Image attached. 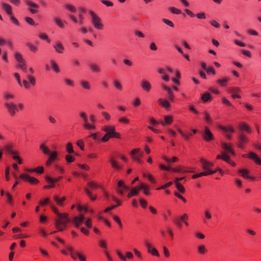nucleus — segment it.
<instances>
[{"label":"nucleus","mask_w":261,"mask_h":261,"mask_svg":"<svg viewBox=\"0 0 261 261\" xmlns=\"http://www.w3.org/2000/svg\"><path fill=\"white\" fill-rule=\"evenodd\" d=\"M19 177L22 179L25 180L29 181L30 184L32 185H37L39 182L38 179H37L35 177L30 176L28 174L22 173L20 175Z\"/></svg>","instance_id":"obj_13"},{"label":"nucleus","mask_w":261,"mask_h":261,"mask_svg":"<svg viewBox=\"0 0 261 261\" xmlns=\"http://www.w3.org/2000/svg\"><path fill=\"white\" fill-rule=\"evenodd\" d=\"M221 146L222 149L226 152L225 153H230L233 155H234L235 153L231 144L223 142Z\"/></svg>","instance_id":"obj_22"},{"label":"nucleus","mask_w":261,"mask_h":261,"mask_svg":"<svg viewBox=\"0 0 261 261\" xmlns=\"http://www.w3.org/2000/svg\"><path fill=\"white\" fill-rule=\"evenodd\" d=\"M118 122L121 124H128L129 123L130 120L126 117H122L118 119Z\"/></svg>","instance_id":"obj_58"},{"label":"nucleus","mask_w":261,"mask_h":261,"mask_svg":"<svg viewBox=\"0 0 261 261\" xmlns=\"http://www.w3.org/2000/svg\"><path fill=\"white\" fill-rule=\"evenodd\" d=\"M14 58L18 62H20L21 61L24 60L22 58V55L20 53L17 52L14 54Z\"/></svg>","instance_id":"obj_63"},{"label":"nucleus","mask_w":261,"mask_h":261,"mask_svg":"<svg viewBox=\"0 0 261 261\" xmlns=\"http://www.w3.org/2000/svg\"><path fill=\"white\" fill-rule=\"evenodd\" d=\"M54 22L57 25H58L60 28H65V23H66V21L63 22L60 18L59 17H55Z\"/></svg>","instance_id":"obj_38"},{"label":"nucleus","mask_w":261,"mask_h":261,"mask_svg":"<svg viewBox=\"0 0 261 261\" xmlns=\"http://www.w3.org/2000/svg\"><path fill=\"white\" fill-rule=\"evenodd\" d=\"M26 45L29 49L33 53H36L38 50V47L31 43L27 42L26 43Z\"/></svg>","instance_id":"obj_50"},{"label":"nucleus","mask_w":261,"mask_h":261,"mask_svg":"<svg viewBox=\"0 0 261 261\" xmlns=\"http://www.w3.org/2000/svg\"><path fill=\"white\" fill-rule=\"evenodd\" d=\"M173 118L171 115H165L163 120L159 121V124L162 126L169 125L173 122Z\"/></svg>","instance_id":"obj_16"},{"label":"nucleus","mask_w":261,"mask_h":261,"mask_svg":"<svg viewBox=\"0 0 261 261\" xmlns=\"http://www.w3.org/2000/svg\"><path fill=\"white\" fill-rule=\"evenodd\" d=\"M217 170H210V171H204L199 173H198L199 177H201L202 176H207L209 175L213 174L216 173Z\"/></svg>","instance_id":"obj_48"},{"label":"nucleus","mask_w":261,"mask_h":261,"mask_svg":"<svg viewBox=\"0 0 261 261\" xmlns=\"http://www.w3.org/2000/svg\"><path fill=\"white\" fill-rule=\"evenodd\" d=\"M17 68H19L21 69V70L26 73L27 72V64L25 60L21 61L20 62H18V64L16 66Z\"/></svg>","instance_id":"obj_40"},{"label":"nucleus","mask_w":261,"mask_h":261,"mask_svg":"<svg viewBox=\"0 0 261 261\" xmlns=\"http://www.w3.org/2000/svg\"><path fill=\"white\" fill-rule=\"evenodd\" d=\"M114 86L118 90L121 91L123 89L122 86L118 80H114L113 82Z\"/></svg>","instance_id":"obj_54"},{"label":"nucleus","mask_w":261,"mask_h":261,"mask_svg":"<svg viewBox=\"0 0 261 261\" xmlns=\"http://www.w3.org/2000/svg\"><path fill=\"white\" fill-rule=\"evenodd\" d=\"M219 127L224 132L225 134L233 133L234 132V129L233 127L229 126H224L222 125H219Z\"/></svg>","instance_id":"obj_32"},{"label":"nucleus","mask_w":261,"mask_h":261,"mask_svg":"<svg viewBox=\"0 0 261 261\" xmlns=\"http://www.w3.org/2000/svg\"><path fill=\"white\" fill-rule=\"evenodd\" d=\"M50 66L52 69L56 73H59L60 71V69L58 65L56 63V62L54 60H51L50 61Z\"/></svg>","instance_id":"obj_45"},{"label":"nucleus","mask_w":261,"mask_h":261,"mask_svg":"<svg viewBox=\"0 0 261 261\" xmlns=\"http://www.w3.org/2000/svg\"><path fill=\"white\" fill-rule=\"evenodd\" d=\"M89 14L91 17V23L94 27L97 30H102L103 28V25L101 19L93 11H90Z\"/></svg>","instance_id":"obj_3"},{"label":"nucleus","mask_w":261,"mask_h":261,"mask_svg":"<svg viewBox=\"0 0 261 261\" xmlns=\"http://www.w3.org/2000/svg\"><path fill=\"white\" fill-rule=\"evenodd\" d=\"M243 157L250 158L253 160L256 164L261 165V159L255 153L250 152L248 154H244Z\"/></svg>","instance_id":"obj_17"},{"label":"nucleus","mask_w":261,"mask_h":261,"mask_svg":"<svg viewBox=\"0 0 261 261\" xmlns=\"http://www.w3.org/2000/svg\"><path fill=\"white\" fill-rule=\"evenodd\" d=\"M128 190H129V188L124 184L123 180H120L118 181L117 188L116 190L119 195H123L124 192Z\"/></svg>","instance_id":"obj_9"},{"label":"nucleus","mask_w":261,"mask_h":261,"mask_svg":"<svg viewBox=\"0 0 261 261\" xmlns=\"http://www.w3.org/2000/svg\"><path fill=\"white\" fill-rule=\"evenodd\" d=\"M201 99L203 101L206 102L211 100V95L209 93H205L201 96Z\"/></svg>","instance_id":"obj_52"},{"label":"nucleus","mask_w":261,"mask_h":261,"mask_svg":"<svg viewBox=\"0 0 261 261\" xmlns=\"http://www.w3.org/2000/svg\"><path fill=\"white\" fill-rule=\"evenodd\" d=\"M27 79L28 81L24 80L21 82L22 86L23 85L26 89H29L31 86H34L36 85V79L33 76L31 75H28Z\"/></svg>","instance_id":"obj_7"},{"label":"nucleus","mask_w":261,"mask_h":261,"mask_svg":"<svg viewBox=\"0 0 261 261\" xmlns=\"http://www.w3.org/2000/svg\"><path fill=\"white\" fill-rule=\"evenodd\" d=\"M249 142V139L244 134H241L238 138V146L240 148H244Z\"/></svg>","instance_id":"obj_12"},{"label":"nucleus","mask_w":261,"mask_h":261,"mask_svg":"<svg viewBox=\"0 0 261 261\" xmlns=\"http://www.w3.org/2000/svg\"><path fill=\"white\" fill-rule=\"evenodd\" d=\"M239 174L245 178H249V172L246 169H241L239 171Z\"/></svg>","instance_id":"obj_49"},{"label":"nucleus","mask_w":261,"mask_h":261,"mask_svg":"<svg viewBox=\"0 0 261 261\" xmlns=\"http://www.w3.org/2000/svg\"><path fill=\"white\" fill-rule=\"evenodd\" d=\"M217 170H210V171H204L199 173H198L199 177H201L202 176H207L209 175L213 174L216 173Z\"/></svg>","instance_id":"obj_47"},{"label":"nucleus","mask_w":261,"mask_h":261,"mask_svg":"<svg viewBox=\"0 0 261 261\" xmlns=\"http://www.w3.org/2000/svg\"><path fill=\"white\" fill-rule=\"evenodd\" d=\"M66 248L68 250V252H69L71 257L73 260H76L77 258H78L77 255L76 254V253H81V252L75 251L74 248L72 246L67 245L66 246Z\"/></svg>","instance_id":"obj_25"},{"label":"nucleus","mask_w":261,"mask_h":261,"mask_svg":"<svg viewBox=\"0 0 261 261\" xmlns=\"http://www.w3.org/2000/svg\"><path fill=\"white\" fill-rule=\"evenodd\" d=\"M2 8L7 13L9 16L13 15L12 8L11 6L7 3L2 2L1 3Z\"/></svg>","instance_id":"obj_24"},{"label":"nucleus","mask_w":261,"mask_h":261,"mask_svg":"<svg viewBox=\"0 0 261 261\" xmlns=\"http://www.w3.org/2000/svg\"><path fill=\"white\" fill-rule=\"evenodd\" d=\"M141 86L142 88L147 92H149L151 88L150 83L145 80H143L141 81Z\"/></svg>","instance_id":"obj_27"},{"label":"nucleus","mask_w":261,"mask_h":261,"mask_svg":"<svg viewBox=\"0 0 261 261\" xmlns=\"http://www.w3.org/2000/svg\"><path fill=\"white\" fill-rule=\"evenodd\" d=\"M102 130L106 132V134L111 138L120 139L121 137L120 134L115 132V127L114 126L105 125L102 127Z\"/></svg>","instance_id":"obj_4"},{"label":"nucleus","mask_w":261,"mask_h":261,"mask_svg":"<svg viewBox=\"0 0 261 261\" xmlns=\"http://www.w3.org/2000/svg\"><path fill=\"white\" fill-rule=\"evenodd\" d=\"M141 100L139 97H136L134 99L132 105L134 107H138L141 105Z\"/></svg>","instance_id":"obj_64"},{"label":"nucleus","mask_w":261,"mask_h":261,"mask_svg":"<svg viewBox=\"0 0 261 261\" xmlns=\"http://www.w3.org/2000/svg\"><path fill=\"white\" fill-rule=\"evenodd\" d=\"M24 3L27 6L29 7V10L32 14H36L38 12L37 9L39 8V6L30 0H25Z\"/></svg>","instance_id":"obj_11"},{"label":"nucleus","mask_w":261,"mask_h":261,"mask_svg":"<svg viewBox=\"0 0 261 261\" xmlns=\"http://www.w3.org/2000/svg\"><path fill=\"white\" fill-rule=\"evenodd\" d=\"M4 107L7 112L11 117H14L19 111H22L24 109V105L22 103L18 104L13 102H6L4 103Z\"/></svg>","instance_id":"obj_2"},{"label":"nucleus","mask_w":261,"mask_h":261,"mask_svg":"<svg viewBox=\"0 0 261 261\" xmlns=\"http://www.w3.org/2000/svg\"><path fill=\"white\" fill-rule=\"evenodd\" d=\"M53 47L56 51L59 54H62L64 50V47L60 42H57L56 44L54 45Z\"/></svg>","instance_id":"obj_30"},{"label":"nucleus","mask_w":261,"mask_h":261,"mask_svg":"<svg viewBox=\"0 0 261 261\" xmlns=\"http://www.w3.org/2000/svg\"><path fill=\"white\" fill-rule=\"evenodd\" d=\"M140 191V188L139 186H136L134 188H132L130 190L129 192L127 194V198H130V197L133 196H136L138 194L139 192Z\"/></svg>","instance_id":"obj_29"},{"label":"nucleus","mask_w":261,"mask_h":261,"mask_svg":"<svg viewBox=\"0 0 261 261\" xmlns=\"http://www.w3.org/2000/svg\"><path fill=\"white\" fill-rule=\"evenodd\" d=\"M145 245L147 249V251L148 253L156 257L160 256L159 251L157 250L156 249H155L152 246V244L150 242L148 241H145Z\"/></svg>","instance_id":"obj_14"},{"label":"nucleus","mask_w":261,"mask_h":261,"mask_svg":"<svg viewBox=\"0 0 261 261\" xmlns=\"http://www.w3.org/2000/svg\"><path fill=\"white\" fill-rule=\"evenodd\" d=\"M161 87L162 90L166 91L168 94V100L171 102L174 101L175 96L172 88L166 85L165 83L161 84Z\"/></svg>","instance_id":"obj_8"},{"label":"nucleus","mask_w":261,"mask_h":261,"mask_svg":"<svg viewBox=\"0 0 261 261\" xmlns=\"http://www.w3.org/2000/svg\"><path fill=\"white\" fill-rule=\"evenodd\" d=\"M109 162L110 163L112 168L114 169L119 170L120 169V166L118 164V162L116 161V160L112 156H111L109 159Z\"/></svg>","instance_id":"obj_28"},{"label":"nucleus","mask_w":261,"mask_h":261,"mask_svg":"<svg viewBox=\"0 0 261 261\" xmlns=\"http://www.w3.org/2000/svg\"><path fill=\"white\" fill-rule=\"evenodd\" d=\"M239 128L241 131H245L249 134H251L252 133L251 127L245 122H241L239 124Z\"/></svg>","instance_id":"obj_26"},{"label":"nucleus","mask_w":261,"mask_h":261,"mask_svg":"<svg viewBox=\"0 0 261 261\" xmlns=\"http://www.w3.org/2000/svg\"><path fill=\"white\" fill-rule=\"evenodd\" d=\"M178 133L181 135V136L186 140L188 141L190 140L191 137L193 136V134L192 133L189 134H187L182 131L180 128L177 129Z\"/></svg>","instance_id":"obj_31"},{"label":"nucleus","mask_w":261,"mask_h":261,"mask_svg":"<svg viewBox=\"0 0 261 261\" xmlns=\"http://www.w3.org/2000/svg\"><path fill=\"white\" fill-rule=\"evenodd\" d=\"M184 11L188 15H189L191 17H194L195 16H196L199 19H204L206 18V14L204 12H200L195 15L192 11L188 9H185Z\"/></svg>","instance_id":"obj_18"},{"label":"nucleus","mask_w":261,"mask_h":261,"mask_svg":"<svg viewBox=\"0 0 261 261\" xmlns=\"http://www.w3.org/2000/svg\"><path fill=\"white\" fill-rule=\"evenodd\" d=\"M217 159H222L223 161L226 162L228 163V162H229V160L230 159V156L225 152H222L221 154H219L216 157Z\"/></svg>","instance_id":"obj_39"},{"label":"nucleus","mask_w":261,"mask_h":261,"mask_svg":"<svg viewBox=\"0 0 261 261\" xmlns=\"http://www.w3.org/2000/svg\"><path fill=\"white\" fill-rule=\"evenodd\" d=\"M140 151V148H135L131 151L130 154L134 161L141 164L142 163V158L143 154Z\"/></svg>","instance_id":"obj_6"},{"label":"nucleus","mask_w":261,"mask_h":261,"mask_svg":"<svg viewBox=\"0 0 261 261\" xmlns=\"http://www.w3.org/2000/svg\"><path fill=\"white\" fill-rule=\"evenodd\" d=\"M80 85L83 89L85 90H89L91 88L90 83L86 80L81 81L80 82Z\"/></svg>","instance_id":"obj_41"},{"label":"nucleus","mask_w":261,"mask_h":261,"mask_svg":"<svg viewBox=\"0 0 261 261\" xmlns=\"http://www.w3.org/2000/svg\"><path fill=\"white\" fill-rule=\"evenodd\" d=\"M162 20L164 23H165L167 25H168L171 28L174 27V24L172 21H171L168 19H166V18H163L162 19Z\"/></svg>","instance_id":"obj_62"},{"label":"nucleus","mask_w":261,"mask_h":261,"mask_svg":"<svg viewBox=\"0 0 261 261\" xmlns=\"http://www.w3.org/2000/svg\"><path fill=\"white\" fill-rule=\"evenodd\" d=\"M51 210L58 216L59 218L55 221V226L58 231H62L67 227L70 220L67 214H61L58 209L53 205L50 204Z\"/></svg>","instance_id":"obj_1"},{"label":"nucleus","mask_w":261,"mask_h":261,"mask_svg":"<svg viewBox=\"0 0 261 261\" xmlns=\"http://www.w3.org/2000/svg\"><path fill=\"white\" fill-rule=\"evenodd\" d=\"M158 72L162 75V79L165 82H168L170 80L169 76L167 73L164 68H160L159 69Z\"/></svg>","instance_id":"obj_33"},{"label":"nucleus","mask_w":261,"mask_h":261,"mask_svg":"<svg viewBox=\"0 0 261 261\" xmlns=\"http://www.w3.org/2000/svg\"><path fill=\"white\" fill-rule=\"evenodd\" d=\"M39 204L41 206H45L47 204H49L50 205V199L49 198H46L43 200H40L39 202Z\"/></svg>","instance_id":"obj_60"},{"label":"nucleus","mask_w":261,"mask_h":261,"mask_svg":"<svg viewBox=\"0 0 261 261\" xmlns=\"http://www.w3.org/2000/svg\"><path fill=\"white\" fill-rule=\"evenodd\" d=\"M64 83L66 86H70L71 87H73L74 86V82L72 80H71L69 79H68V78L64 79Z\"/></svg>","instance_id":"obj_56"},{"label":"nucleus","mask_w":261,"mask_h":261,"mask_svg":"<svg viewBox=\"0 0 261 261\" xmlns=\"http://www.w3.org/2000/svg\"><path fill=\"white\" fill-rule=\"evenodd\" d=\"M90 70L92 72L99 73L101 72V68L99 65L95 63H91L89 65Z\"/></svg>","instance_id":"obj_34"},{"label":"nucleus","mask_w":261,"mask_h":261,"mask_svg":"<svg viewBox=\"0 0 261 261\" xmlns=\"http://www.w3.org/2000/svg\"><path fill=\"white\" fill-rule=\"evenodd\" d=\"M38 37L40 39L46 41L47 43H50L51 42L50 39L49 38L46 34L42 33L39 34Z\"/></svg>","instance_id":"obj_51"},{"label":"nucleus","mask_w":261,"mask_h":261,"mask_svg":"<svg viewBox=\"0 0 261 261\" xmlns=\"http://www.w3.org/2000/svg\"><path fill=\"white\" fill-rule=\"evenodd\" d=\"M169 10L173 14H180L181 13V11L180 10H179L176 8H175V7H170L169 8Z\"/></svg>","instance_id":"obj_61"},{"label":"nucleus","mask_w":261,"mask_h":261,"mask_svg":"<svg viewBox=\"0 0 261 261\" xmlns=\"http://www.w3.org/2000/svg\"><path fill=\"white\" fill-rule=\"evenodd\" d=\"M15 97V95L10 92L7 91L3 94V98L6 101L14 99Z\"/></svg>","instance_id":"obj_37"},{"label":"nucleus","mask_w":261,"mask_h":261,"mask_svg":"<svg viewBox=\"0 0 261 261\" xmlns=\"http://www.w3.org/2000/svg\"><path fill=\"white\" fill-rule=\"evenodd\" d=\"M39 148L44 154H49L50 153V150L49 148L45 145V143L41 144Z\"/></svg>","instance_id":"obj_46"},{"label":"nucleus","mask_w":261,"mask_h":261,"mask_svg":"<svg viewBox=\"0 0 261 261\" xmlns=\"http://www.w3.org/2000/svg\"><path fill=\"white\" fill-rule=\"evenodd\" d=\"M212 218V215L208 210H206L204 211V218L203 219V223L204 224H207V220H211Z\"/></svg>","instance_id":"obj_36"},{"label":"nucleus","mask_w":261,"mask_h":261,"mask_svg":"<svg viewBox=\"0 0 261 261\" xmlns=\"http://www.w3.org/2000/svg\"><path fill=\"white\" fill-rule=\"evenodd\" d=\"M140 190L142 189L143 190L144 193L146 195H149L150 194L149 193V187L145 185L143 183H142L139 186Z\"/></svg>","instance_id":"obj_42"},{"label":"nucleus","mask_w":261,"mask_h":261,"mask_svg":"<svg viewBox=\"0 0 261 261\" xmlns=\"http://www.w3.org/2000/svg\"><path fill=\"white\" fill-rule=\"evenodd\" d=\"M4 149L9 154H13L14 153V150H13V145L11 144L5 145Z\"/></svg>","instance_id":"obj_55"},{"label":"nucleus","mask_w":261,"mask_h":261,"mask_svg":"<svg viewBox=\"0 0 261 261\" xmlns=\"http://www.w3.org/2000/svg\"><path fill=\"white\" fill-rule=\"evenodd\" d=\"M200 162L201 165V167L205 171L212 170L211 169L214 166V164L212 162L207 161L204 158H201L200 160Z\"/></svg>","instance_id":"obj_15"},{"label":"nucleus","mask_w":261,"mask_h":261,"mask_svg":"<svg viewBox=\"0 0 261 261\" xmlns=\"http://www.w3.org/2000/svg\"><path fill=\"white\" fill-rule=\"evenodd\" d=\"M175 186H176V188H177V190L181 193H184L185 192V189L184 188V187L181 185L180 184L179 182H177L175 184Z\"/></svg>","instance_id":"obj_59"},{"label":"nucleus","mask_w":261,"mask_h":261,"mask_svg":"<svg viewBox=\"0 0 261 261\" xmlns=\"http://www.w3.org/2000/svg\"><path fill=\"white\" fill-rule=\"evenodd\" d=\"M85 220V218L84 216L81 214L79 216L74 217L72 220V222L76 227H78L84 222Z\"/></svg>","instance_id":"obj_23"},{"label":"nucleus","mask_w":261,"mask_h":261,"mask_svg":"<svg viewBox=\"0 0 261 261\" xmlns=\"http://www.w3.org/2000/svg\"><path fill=\"white\" fill-rule=\"evenodd\" d=\"M80 117L83 120V127L86 130H94L96 128L95 125L93 124H90L88 122V117L87 114L84 112H80L79 114Z\"/></svg>","instance_id":"obj_5"},{"label":"nucleus","mask_w":261,"mask_h":261,"mask_svg":"<svg viewBox=\"0 0 261 261\" xmlns=\"http://www.w3.org/2000/svg\"><path fill=\"white\" fill-rule=\"evenodd\" d=\"M204 118L205 120V121L208 124H212L213 123L212 119L209 114V113L207 112H205L204 113Z\"/></svg>","instance_id":"obj_53"},{"label":"nucleus","mask_w":261,"mask_h":261,"mask_svg":"<svg viewBox=\"0 0 261 261\" xmlns=\"http://www.w3.org/2000/svg\"><path fill=\"white\" fill-rule=\"evenodd\" d=\"M229 93L231 94L233 98H240L241 96L239 93L241 92V89L238 87H232L229 88Z\"/></svg>","instance_id":"obj_19"},{"label":"nucleus","mask_w":261,"mask_h":261,"mask_svg":"<svg viewBox=\"0 0 261 261\" xmlns=\"http://www.w3.org/2000/svg\"><path fill=\"white\" fill-rule=\"evenodd\" d=\"M197 251L199 254L204 255L208 252V250L204 245H200L197 247Z\"/></svg>","instance_id":"obj_44"},{"label":"nucleus","mask_w":261,"mask_h":261,"mask_svg":"<svg viewBox=\"0 0 261 261\" xmlns=\"http://www.w3.org/2000/svg\"><path fill=\"white\" fill-rule=\"evenodd\" d=\"M203 139L206 142H210L214 139V136L207 126H205L202 134Z\"/></svg>","instance_id":"obj_10"},{"label":"nucleus","mask_w":261,"mask_h":261,"mask_svg":"<svg viewBox=\"0 0 261 261\" xmlns=\"http://www.w3.org/2000/svg\"><path fill=\"white\" fill-rule=\"evenodd\" d=\"M169 100H167L165 99L160 98L158 99V104L162 108L166 110H169L171 108V104Z\"/></svg>","instance_id":"obj_20"},{"label":"nucleus","mask_w":261,"mask_h":261,"mask_svg":"<svg viewBox=\"0 0 261 261\" xmlns=\"http://www.w3.org/2000/svg\"><path fill=\"white\" fill-rule=\"evenodd\" d=\"M53 198H54V201L59 206H62L63 202L66 200V197L64 196L62 198H60L57 195H54Z\"/></svg>","instance_id":"obj_35"},{"label":"nucleus","mask_w":261,"mask_h":261,"mask_svg":"<svg viewBox=\"0 0 261 261\" xmlns=\"http://www.w3.org/2000/svg\"><path fill=\"white\" fill-rule=\"evenodd\" d=\"M229 79L227 77H225L222 79H219L217 81V83L222 87H226Z\"/></svg>","instance_id":"obj_43"},{"label":"nucleus","mask_w":261,"mask_h":261,"mask_svg":"<svg viewBox=\"0 0 261 261\" xmlns=\"http://www.w3.org/2000/svg\"><path fill=\"white\" fill-rule=\"evenodd\" d=\"M66 151L69 154H71L74 152L73 146L71 143L69 142L67 144L66 146Z\"/></svg>","instance_id":"obj_57"},{"label":"nucleus","mask_w":261,"mask_h":261,"mask_svg":"<svg viewBox=\"0 0 261 261\" xmlns=\"http://www.w3.org/2000/svg\"><path fill=\"white\" fill-rule=\"evenodd\" d=\"M116 253L120 259H121L122 261H126V259H132L134 257L133 254L129 251L126 252L125 255H123L122 253L119 250L116 251Z\"/></svg>","instance_id":"obj_21"}]
</instances>
